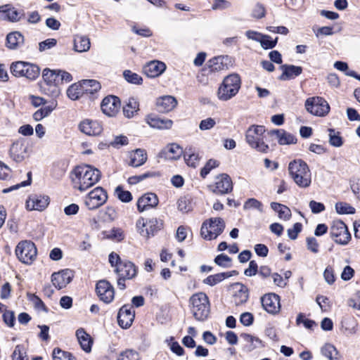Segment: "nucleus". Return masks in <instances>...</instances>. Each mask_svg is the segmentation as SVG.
I'll list each match as a JSON object with an SVG mask.
<instances>
[{"instance_id": "obj_1", "label": "nucleus", "mask_w": 360, "mask_h": 360, "mask_svg": "<svg viewBox=\"0 0 360 360\" xmlns=\"http://www.w3.org/2000/svg\"><path fill=\"white\" fill-rule=\"evenodd\" d=\"M100 177V171L89 165H78L70 172L73 188L80 191H84L96 184Z\"/></svg>"}, {"instance_id": "obj_2", "label": "nucleus", "mask_w": 360, "mask_h": 360, "mask_svg": "<svg viewBox=\"0 0 360 360\" xmlns=\"http://www.w3.org/2000/svg\"><path fill=\"white\" fill-rule=\"evenodd\" d=\"M288 173L295 184L300 188H306L311 184V172L308 165L302 160L290 162Z\"/></svg>"}, {"instance_id": "obj_3", "label": "nucleus", "mask_w": 360, "mask_h": 360, "mask_svg": "<svg viewBox=\"0 0 360 360\" xmlns=\"http://www.w3.org/2000/svg\"><path fill=\"white\" fill-rule=\"evenodd\" d=\"M188 304L191 313L196 321H204L208 318L210 313V302L205 292H198L192 295Z\"/></svg>"}, {"instance_id": "obj_4", "label": "nucleus", "mask_w": 360, "mask_h": 360, "mask_svg": "<svg viewBox=\"0 0 360 360\" xmlns=\"http://www.w3.org/2000/svg\"><path fill=\"white\" fill-rule=\"evenodd\" d=\"M240 88V78L236 74L226 76L217 91V98L222 101H227L234 97Z\"/></svg>"}, {"instance_id": "obj_5", "label": "nucleus", "mask_w": 360, "mask_h": 360, "mask_svg": "<svg viewBox=\"0 0 360 360\" xmlns=\"http://www.w3.org/2000/svg\"><path fill=\"white\" fill-rule=\"evenodd\" d=\"M265 129L261 125L250 127L245 134L246 141L248 145L256 150L266 153L269 150V146L264 142Z\"/></svg>"}, {"instance_id": "obj_6", "label": "nucleus", "mask_w": 360, "mask_h": 360, "mask_svg": "<svg viewBox=\"0 0 360 360\" xmlns=\"http://www.w3.org/2000/svg\"><path fill=\"white\" fill-rule=\"evenodd\" d=\"M10 70L15 77H26L32 80L37 79L40 73V69L37 65L25 61L12 63Z\"/></svg>"}, {"instance_id": "obj_7", "label": "nucleus", "mask_w": 360, "mask_h": 360, "mask_svg": "<svg viewBox=\"0 0 360 360\" xmlns=\"http://www.w3.org/2000/svg\"><path fill=\"white\" fill-rule=\"evenodd\" d=\"M225 224L219 217L210 218L205 220L200 229L201 236L207 240L216 239L224 231Z\"/></svg>"}, {"instance_id": "obj_8", "label": "nucleus", "mask_w": 360, "mask_h": 360, "mask_svg": "<svg viewBox=\"0 0 360 360\" xmlns=\"http://www.w3.org/2000/svg\"><path fill=\"white\" fill-rule=\"evenodd\" d=\"M306 110L312 115L325 117L330 112V105L323 97L313 96L308 98L304 103Z\"/></svg>"}, {"instance_id": "obj_9", "label": "nucleus", "mask_w": 360, "mask_h": 360, "mask_svg": "<svg viewBox=\"0 0 360 360\" xmlns=\"http://www.w3.org/2000/svg\"><path fill=\"white\" fill-rule=\"evenodd\" d=\"M15 255L21 262L30 264L37 257V248L32 242L30 240H22L17 245L15 248Z\"/></svg>"}, {"instance_id": "obj_10", "label": "nucleus", "mask_w": 360, "mask_h": 360, "mask_svg": "<svg viewBox=\"0 0 360 360\" xmlns=\"http://www.w3.org/2000/svg\"><path fill=\"white\" fill-rule=\"evenodd\" d=\"M31 153L29 143L23 138L15 140L10 146L9 156L15 162H22Z\"/></svg>"}, {"instance_id": "obj_11", "label": "nucleus", "mask_w": 360, "mask_h": 360, "mask_svg": "<svg viewBox=\"0 0 360 360\" xmlns=\"http://www.w3.org/2000/svg\"><path fill=\"white\" fill-rule=\"evenodd\" d=\"M77 128L80 133L90 137H99L104 131L102 122L92 118L82 119L78 123Z\"/></svg>"}, {"instance_id": "obj_12", "label": "nucleus", "mask_w": 360, "mask_h": 360, "mask_svg": "<svg viewBox=\"0 0 360 360\" xmlns=\"http://www.w3.org/2000/svg\"><path fill=\"white\" fill-rule=\"evenodd\" d=\"M162 222L157 218L146 219L139 217L136 222L137 232L144 238H149L160 229Z\"/></svg>"}, {"instance_id": "obj_13", "label": "nucleus", "mask_w": 360, "mask_h": 360, "mask_svg": "<svg viewBox=\"0 0 360 360\" xmlns=\"http://www.w3.org/2000/svg\"><path fill=\"white\" fill-rule=\"evenodd\" d=\"M330 233L335 243L345 245L351 240L347 226L340 220H334L330 226Z\"/></svg>"}, {"instance_id": "obj_14", "label": "nucleus", "mask_w": 360, "mask_h": 360, "mask_svg": "<svg viewBox=\"0 0 360 360\" xmlns=\"http://www.w3.org/2000/svg\"><path fill=\"white\" fill-rule=\"evenodd\" d=\"M210 190L217 195H224L233 189L231 177L226 174H220L215 176L212 184L209 186Z\"/></svg>"}, {"instance_id": "obj_15", "label": "nucleus", "mask_w": 360, "mask_h": 360, "mask_svg": "<svg viewBox=\"0 0 360 360\" xmlns=\"http://www.w3.org/2000/svg\"><path fill=\"white\" fill-rule=\"evenodd\" d=\"M107 200L105 191L101 187H96L89 193L84 203L89 210H95L105 204Z\"/></svg>"}, {"instance_id": "obj_16", "label": "nucleus", "mask_w": 360, "mask_h": 360, "mask_svg": "<svg viewBox=\"0 0 360 360\" xmlns=\"http://www.w3.org/2000/svg\"><path fill=\"white\" fill-rule=\"evenodd\" d=\"M229 290L231 292L233 301L236 305H241L245 304L249 297L248 288L240 283H235L232 284Z\"/></svg>"}, {"instance_id": "obj_17", "label": "nucleus", "mask_w": 360, "mask_h": 360, "mask_svg": "<svg viewBox=\"0 0 360 360\" xmlns=\"http://www.w3.org/2000/svg\"><path fill=\"white\" fill-rule=\"evenodd\" d=\"M22 12L18 10L11 4L0 6V20L11 22H19L22 17Z\"/></svg>"}, {"instance_id": "obj_18", "label": "nucleus", "mask_w": 360, "mask_h": 360, "mask_svg": "<svg viewBox=\"0 0 360 360\" xmlns=\"http://www.w3.org/2000/svg\"><path fill=\"white\" fill-rule=\"evenodd\" d=\"M166 68L167 66L165 63L153 60L144 65L143 72L148 77L155 78L162 75Z\"/></svg>"}, {"instance_id": "obj_19", "label": "nucleus", "mask_w": 360, "mask_h": 360, "mask_svg": "<svg viewBox=\"0 0 360 360\" xmlns=\"http://www.w3.org/2000/svg\"><path fill=\"white\" fill-rule=\"evenodd\" d=\"M120 108L119 98L114 96H109L103 98L101 103L102 112L108 117L115 116Z\"/></svg>"}, {"instance_id": "obj_20", "label": "nucleus", "mask_w": 360, "mask_h": 360, "mask_svg": "<svg viewBox=\"0 0 360 360\" xmlns=\"http://www.w3.org/2000/svg\"><path fill=\"white\" fill-rule=\"evenodd\" d=\"M261 302L264 309L269 314H276L280 311V298L274 293L264 295Z\"/></svg>"}, {"instance_id": "obj_21", "label": "nucleus", "mask_w": 360, "mask_h": 360, "mask_svg": "<svg viewBox=\"0 0 360 360\" xmlns=\"http://www.w3.org/2000/svg\"><path fill=\"white\" fill-rule=\"evenodd\" d=\"M158 198L153 193H147L141 195L136 202L137 210L139 212H143L158 205Z\"/></svg>"}, {"instance_id": "obj_22", "label": "nucleus", "mask_w": 360, "mask_h": 360, "mask_svg": "<svg viewBox=\"0 0 360 360\" xmlns=\"http://www.w3.org/2000/svg\"><path fill=\"white\" fill-rule=\"evenodd\" d=\"M96 292L100 299L105 303H110L114 299V288L107 281L102 280L98 282Z\"/></svg>"}, {"instance_id": "obj_23", "label": "nucleus", "mask_w": 360, "mask_h": 360, "mask_svg": "<svg viewBox=\"0 0 360 360\" xmlns=\"http://www.w3.org/2000/svg\"><path fill=\"white\" fill-rule=\"evenodd\" d=\"M72 277L73 274L71 270L63 269L52 274L51 282L56 288L62 289L72 281Z\"/></svg>"}, {"instance_id": "obj_24", "label": "nucleus", "mask_w": 360, "mask_h": 360, "mask_svg": "<svg viewBox=\"0 0 360 360\" xmlns=\"http://www.w3.org/2000/svg\"><path fill=\"white\" fill-rule=\"evenodd\" d=\"M49 204L48 196L34 195L27 200L26 207L29 210L42 211L48 207Z\"/></svg>"}, {"instance_id": "obj_25", "label": "nucleus", "mask_w": 360, "mask_h": 360, "mask_svg": "<svg viewBox=\"0 0 360 360\" xmlns=\"http://www.w3.org/2000/svg\"><path fill=\"white\" fill-rule=\"evenodd\" d=\"M135 312L131 307L123 306L118 313V323L122 328H129L134 319Z\"/></svg>"}, {"instance_id": "obj_26", "label": "nucleus", "mask_w": 360, "mask_h": 360, "mask_svg": "<svg viewBox=\"0 0 360 360\" xmlns=\"http://www.w3.org/2000/svg\"><path fill=\"white\" fill-rule=\"evenodd\" d=\"M183 154V149L176 143L167 145L160 153L159 156L167 160H176Z\"/></svg>"}, {"instance_id": "obj_27", "label": "nucleus", "mask_w": 360, "mask_h": 360, "mask_svg": "<svg viewBox=\"0 0 360 360\" xmlns=\"http://www.w3.org/2000/svg\"><path fill=\"white\" fill-rule=\"evenodd\" d=\"M176 99L172 96H162L157 98L156 107L161 112H168L176 108Z\"/></svg>"}, {"instance_id": "obj_28", "label": "nucleus", "mask_w": 360, "mask_h": 360, "mask_svg": "<svg viewBox=\"0 0 360 360\" xmlns=\"http://www.w3.org/2000/svg\"><path fill=\"white\" fill-rule=\"evenodd\" d=\"M115 271L122 278L131 279L136 274V269L133 263L128 261L120 262Z\"/></svg>"}, {"instance_id": "obj_29", "label": "nucleus", "mask_w": 360, "mask_h": 360, "mask_svg": "<svg viewBox=\"0 0 360 360\" xmlns=\"http://www.w3.org/2000/svg\"><path fill=\"white\" fill-rule=\"evenodd\" d=\"M146 121L150 127L158 129H168L172 126V121L169 119H162L155 115H149L146 117Z\"/></svg>"}, {"instance_id": "obj_30", "label": "nucleus", "mask_w": 360, "mask_h": 360, "mask_svg": "<svg viewBox=\"0 0 360 360\" xmlns=\"http://www.w3.org/2000/svg\"><path fill=\"white\" fill-rule=\"evenodd\" d=\"M280 145H291L297 143L296 137L283 129H276L271 131Z\"/></svg>"}, {"instance_id": "obj_31", "label": "nucleus", "mask_w": 360, "mask_h": 360, "mask_svg": "<svg viewBox=\"0 0 360 360\" xmlns=\"http://www.w3.org/2000/svg\"><path fill=\"white\" fill-rule=\"evenodd\" d=\"M91 48L90 39L85 35L76 34L73 39V50L78 53L87 52Z\"/></svg>"}, {"instance_id": "obj_32", "label": "nucleus", "mask_w": 360, "mask_h": 360, "mask_svg": "<svg viewBox=\"0 0 360 360\" xmlns=\"http://www.w3.org/2000/svg\"><path fill=\"white\" fill-rule=\"evenodd\" d=\"M282 74L279 79L282 81L289 80L295 78L302 73V69L300 66L293 65H283L281 67Z\"/></svg>"}, {"instance_id": "obj_33", "label": "nucleus", "mask_w": 360, "mask_h": 360, "mask_svg": "<svg viewBox=\"0 0 360 360\" xmlns=\"http://www.w3.org/2000/svg\"><path fill=\"white\" fill-rule=\"evenodd\" d=\"M129 165L132 167H140L147 160V153L145 150L138 148L132 150L129 153Z\"/></svg>"}, {"instance_id": "obj_34", "label": "nucleus", "mask_w": 360, "mask_h": 360, "mask_svg": "<svg viewBox=\"0 0 360 360\" xmlns=\"http://www.w3.org/2000/svg\"><path fill=\"white\" fill-rule=\"evenodd\" d=\"M76 336L81 348L86 352H90L93 345V339L83 328L76 331Z\"/></svg>"}, {"instance_id": "obj_35", "label": "nucleus", "mask_w": 360, "mask_h": 360, "mask_svg": "<svg viewBox=\"0 0 360 360\" xmlns=\"http://www.w3.org/2000/svg\"><path fill=\"white\" fill-rule=\"evenodd\" d=\"M24 43L23 35L17 31L10 32L6 36V46L9 49H17Z\"/></svg>"}, {"instance_id": "obj_36", "label": "nucleus", "mask_w": 360, "mask_h": 360, "mask_svg": "<svg viewBox=\"0 0 360 360\" xmlns=\"http://www.w3.org/2000/svg\"><path fill=\"white\" fill-rule=\"evenodd\" d=\"M238 273L236 271H232L229 272H223V273H219L213 275H210L207 276L206 278H205L202 281V283L205 285H207L209 286H214L226 278H228L229 277H231L233 276L237 275Z\"/></svg>"}, {"instance_id": "obj_37", "label": "nucleus", "mask_w": 360, "mask_h": 360, "mask_svg": "<svg viewBox=\"0 0 360 360\" xmlns=\"http://www.w3.org/2000/svg\"><path fill=\"white\" fill-rule=\"evenodd\" d=\"M42 78L44 82L51 86L58 87L60 86L58 70L45 68L42 72Z\"/></svg>"}, {"instance_id": "obj_38", "label": "nucleus", "mask_w": 360, "mask_h": 360, "mask_svg": "<svg viewBox=\"0 0 360 360\" xmlns=\"http://www.w3.org/2000/svg\"><path fill=\"white\" fill-rule=\"evenodd\" d=\"M139 110V103L134 98L129 99L127 104L123 108V113L127 118L134 117Z\"/></svg>"}, {"instance_id": "obj_39", "label": "nucleus", "mask_w": 360, "mask_h": 360, "mask_svg": "<svg viewBox=\"0 0 360 360\" xmlns=\"http://www.w3.org/2000/svg\"><path fill=\"white\" fill-rule=\"evenodd\" d=\"M176 205L179 212L188 213L193 210V199L188 195L182 196L178 199Z\"/></svg>"}, {"instance_id": "obj_40", "label": "nucleus", "mask_w": 360, "mask_h": 360, "mask_svg": "<svg viewBox=\"0 0 360 360\" xmlns=\"http://www.w3.org/2000/svg\"><path fill=\"white\" fill-rule=\"evenodd\" d=\"M84 91L82 82L75 83L68 88L67 96L72 101H76L82 96Z\"/></svg>"}, {"instance_id": "obj_41", "label": "nucleus", "mask_w": 360, "mask_h": 360, "mask_svg": "<svg viewBox=\"0 0 360 360\" xmlns=\"http://www.w3.org/2000/svg\"><path fill=\"white\" fill-rule=\"evenodd\" d=\"M271 207L278 213L279 219L287 221L291 217L290 210L285 205L278 202H271Z\"/></svg>"}, {"instance_id": "obj_42", "label": "nucleus", "mask_w": 360, "mask_h": 360, "mask_svg": "<svg viewBox=\"0 0 360 360\" xmlns=\"http://www.w3.org/2000/svg\"><path fill=\"white\" fill-rule=\"evenodd\" d=\"M200 158L198 153L194 149L189 148L184 154V160L186 165L191 167H196L200 162Z\"/></svg>"}, {"instance_id": "obj_43", "label": "nucleus", "mask_w": 360, "mask_h": 360, "mask_svg": "<svg viewBox=\"0 0 360 360\" xmlns=\"http://www.w3.org/2000/svg\"><path fill=\"white\" fill-rule=\"evenodd\" d=\"M321 354L328 360H340V354L331 344H325L321 349Z\"/></svg>"}, {"instance_id": "obj_44", "label": "nucleus", "mask_w": 360, "mask_h": 360, "mask_svg": "<svg viewBox=\"0 0 360 360\" xmlns=\"http://www.w3.org/2000/svg\"><path fill=\"white\" fill-rule=\"evenodd\" d=\"M105 238L116 241H122L125 238L124 231L121 228L114 227L104 233Z\"/></svg>"}, {"instance_id": "obj_45", "label": "nucleus", "mask_w": 360, "mask_h": 360, "mask_svg": "<svg viewBox=\"0 0 360 360\" xmlns=\"http://www.w3.org/2000/svg\"><path fill=\"white\" fill-rule=\"evenodd\" d=\"M56 104L52 103L51 105L44 106L37 110L32 115L35 121H40L44 117L49 116L50 113L55 109Z\"/></svg>"}, {"instance_id": "obj_46", "label": "nucleus", "mask_w": 360, "mask_h": 360, "mask_svg": "<svg viewBox=\"0 0 360 360\" xmlns=\"http://www.w3.org/2000/svg\"><path fill=\"white\" fill-rule=\"evenodd\" d=\"M334 68L338 70L339 71L345 72V74L347 76L356 78L360 81V76L358 75L354 70H349L348 65L346 63L342 61H337L334 63Z\"/></svg>"}, {"instance_id": "obj_47", "label": "nucleus", "mask_w": 360, "mask_h": 360, "mask_svg": "<svg viewBox=\"0 0 360 360\" xmlns=\"http://www.w3.org/2000/svg\"><path fill=\"white\" fill-rule=\"evenodd\" d=\"M84 91L89 94H94L101 89L100 83L94 79H86L81 82Z\"/></svg>"}, {"instance_id": "obj_48", "label": "nucleus", "mask_w": 360, "mask_h": 360, "mask_svg": "<svg viewBox=\"0 0 360 360\" xmlns=\"http://www.w3.org/2000/svg\"><path fill=\"white\" fill-rule=\"evenodd\" d=\"M123 76L125 80L129 83L136 85H140L143 83L142 77L129 70H124Z\"/></svg>"}, {"instance_id": "obj_49", "label": "nucleus", "mask_w": 360, "mask_h": 360, "mask_svg": "<svg viewBox=\"0 0 360 360\" xmlns=\"http://www.w3.org/2000/svg\"><path fill=\"white\" fill-rule=\"evenodd\" d=\"M129 143L128 137L123 134L115 136L109 143L108 146L114 148H120Z\"/></svg>"}, {"instance_id": "obj_50", "label": "nucleus", "mask_w": 360, "mask_h": 360, "mask_svg": "<svg viewBox=\"0 0 360 360\" xmlns=\"http://www.w3.org/2000/svg\"><path fill=\"white\" fill-rule=\"evenodd\" d=\"M115 195L116 197L123 202H129L132 200L131 193L124 190L122 186H117L115 190Z\"/></svg>"}, {"instance_id": "obj_51", "label": "nucleus", "mask_w": 360, "mask_h": 360, "mask_svg": "<svg viewBox=\"0 0 360 360\" xmlns=\"http://www.w3.org/2000/svg\"><path fill=\"white\" fill-rule=\"evenodd\" d=\"M335 210L340 214H351L355 212V209L347 202H340L335 204Z\"/></svg>"}, {"instance_id": "obj_52", "label": "nucleus", "mask_w": 360, "mask_h": 360, "mask_svg": "<svg viewBox=\"0 0 360 360\" xmlns=\"http://www.w3.org/2000/svg\"><path fill=\"white\" fill-rule=\"evenodd\" d=\"M219 162L217 160L210 159L209 160L204 167L200 170V176L202 178H205L206 176L214 169L219 167Z\"/></svg>"}, {"instance_id": "obj_53", "label": "nucleus", "mask_w": 360, "mask_h": 360, "mask_svg": "<svg viewBox=\"0 0 360 360\" xmlns=\"http://www.w3.org/2000/svg\"><path fill=\"white\" fill-rule=\"evenodd\" d=\"M117 360H140V355L135 350L126 349L119 354Z\"/></svg>"}, {"instance_id": "obj_54", "label": "nucleus", "mask_w": 360, "mask_h": 360, "mask_svg": "<svg viewBox=\"0 0 360 360\" xmlns=\"http://www.w3.org/2000/svg\"><path fill=\"white\" fill-rule=\"evenodd\" d=\"M277 41L278 37L272 39L271 37L269 35L263 34L262 39L259 41V44L264 49H269L275 47L277 44Z\"/></svg>"}, {"instance_id": "obj_55", "label": "nucleus", "mask_w": 360, "mask_h": 360, "mask_svg": "<svg viewBox=\"0 0 360 360\" xmlns=\"http://www.w3.org/2000/svg\"><path fill=\"white\" fill-rule=\"evenodd\" d=\"M53 360H76L75 357L68 352L55 349L53 352Z\"/></svg>"}, {"instance_id": "obj_56", "label": "nucleus", "mask_w": 360, "mask_h": 360, "mask_svg": "<svg viewBox=\"0 0 360 360\" xmlns=\"http://www.w3.org/2000/svg\"><path fill=\"white\" fill-rule=\"evenodd\" d=\"M243 209L245 210H257L259 212H262V204L261 202L255 198H249L247 200L243 205Z\"/></svg>"}, {"instance_id": "obj_57", "label": "nucleus", "mask_w": 360, "mask_h": 360, "mask_svg": "<svg viewBox=\"0 0 360 360\" xmlns=\"http://www.w3.org/2000/svg\"><path fill=\"white\" fill-rule=\"evenodd\" d=\"M329 143L331 146L335 147H340L343 142L342 137L340 136L338 132H336L334 129H329Z\"/></svg>"}, {"instance_id": "obj_58", "label": "nucleus", "mask_w": 360, "mask_h": 360, "mask_svg": "<svg viewBox=\"0 0 360 360\" xmlns=\"http://www.w3.org/2000/svg\"><path fill=\"white\" fill-rule=\"evenodd\" d=\"M266 15V8L264 5L257 4L252 11V16L257 19L263 18Z\"/></svg>"}, {"instance_id": "obj_59", "label": "nucleus", "mask_w": 360, "mask_h": 360, "mask_svg": "<svg viewBox=\"0 0 360 360\" xmlns=\"http://www.w3.org/2000/svg\"><path fill=\"white\" fill-rule=\"evenodd\" d=\"M323 278L325 281L328 285H333L335 281V276L334 273V269L332 266H328L323 271Z\"/></svg>"}, {"instance_id": "obj_60", "label": "nucleus", "mask_w": 360, "mask_h": 360, "mask_svg": "<svg viewBox=\"0 0 360 360\" xmlns=\"http://www.w3.org/2000/svg\"><path fill=\"white\" fill-rule=\"evenodd\" d=\"M214 262L218 266L227 268L231 265V259L229 257L225 255H219L214 259Z\"/></svg>"}, {"instance_id": "obj_61", "label": "nucleus", "mask_w": 360, "mask_h": 360, "mask_svg": "<svg viewBox=\"0 0 360 360\" xmlns=\"http://www.w3.org/2000/svg\"><path fill=\"white\" fill-rule=\"evenodd\" d=\"M316 301L321 311H327L330 309V300L327 297L323 295H319L316 297Z\"/></svg>"}, {"instance_id": "obj_62", "label": "nucleus", "mask_w": 360, "mask_h": 360, "mask_svg": "<svg viewBox=\"0 0 360 360\" xmlns=\"http://www.w3.org/2000/svg\"><path fill=\"white\" fill-rule=\"evenodd\" d=\"M13 360H28L25 348L21 345H18L13 354Z\"/></svg>"}, {"instance_id": "obj_63", "label": "nucleus", "mask_w": 360, "mask_h": 360, "mask_svg": "<svg viewBox=\"0 0 360 360\" xmlns=\"http://www.w3.org/2000/svg\"><path fill=\"white\" fill-rule=\"evenodd\" d=\"M56 44L57 40L56 39H47L39 44V50L41 52L45 51L54 47Z\"/></svg>"}, {"instance_id": "obj_64", "label": "nucleus", "mask_w": 360, "mask_h": 360, "mask_svg": "<svg viewBox=\"0 0 360 360\" xmlns=\"http://www.w3.org/2000/svg\"><path fill=\"white\" fill-rule=\"evenodd\" d=\"M348 305L353 309L360 310V290L356 292L348 300Z\"/></svg>"}]
</instances>
